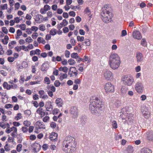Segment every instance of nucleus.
<instances>
[{"label":"nucleus","instance_id":"f257e3e1","mask_svg":"<svg viewBox=\"0 0 153 153\" xmlns=\"http://www.w3.org/2000/svg\"><path fill=\"white\" fill-rule=\"evenodd\" d=\"M76 144L74 137L71 136L66 137L63 142V150L68 153H74L76 150Z\"/></svg>","mask_w":153,"mask_h":153},{"label":"nucleus","instance_id":"f03ea898","mask_svg":"<svg viewBox=\"0 0 153 153\" xmlns=\"http://www.w3.org/2000/svg\"><path fill=\"white\" fill-rule=\"evenodd\" d=\"M89 109L93 114L97 113V110H101L104 106V103L102 100L95 97H91Z\"/></svg>","mask_w":153,"mask_h":153},{"label":"nucleus","instance_id":"7ed1b4c3","mask_svg":"<svg viewBox=\"0 0 153 153\" xmlns=\"http://www.w3.org/2000/svg\"><path fill=\"white\" fill-rule=\"evenodd\" d=\"M111 10V7L107 5L102 7L101 15V19L104 22L108 23L110 21L112 17Z\"/></svg>","mask_w":153,"mask_h":153},{"label":"nucleus","instance_id":"20e7f679","mask_svg":"<svg viewBox=\"0 0 153 153\" xmlns=\"http://www.w3.org/2000/svg\"><path fill=\"white\" fill-rule=\"evenodd\" d=\"M120 63V59L117 53L111 54L109 59V64L110 67L113 70L117 69Z\"/></svg>","mask_w":153,"mask_h":153},{"label":"nucleus","instance_id":"39448f33","mask_svg":"<svg viewBox=\"0 0 153 153\" xmlns=\"http://www.w3.org/2000/svg\"><path fill=\"white\" fill-rule=\"evenodd\" d=\"M121 80L123 84L127 86H131L134 82V79L131 76L127 75L122 76Z\"/></svg>","mask_w":153,"mask_h":153},{"label":"nucleus","instance_id":"423d86ee","mask_svg":"<svg viewBox=\"0 0 153 153\" xmlns=\"http://www.w3.org/2000/svg\"><path fill=\"white\" fill-rule=\"evenodd\" d=\"M135 89L137 93H142L144 91V87L142 82L138 81H137L135 85Z\"/></svg>","mask_w":153,"mask_h":153},{"label":"nucleus","instance_id":"0eeeda50","mask_svg":"<svg viewBox=\"0 0 153 153\" xmlns=\"http://www.w3.org/2000/svg\"><path fill=\"white\" fill-rule=\"evenodd\" d=\"M105 90L106 93H112L114 91V87L111 82L106 83L104 86Z\"/></svg>","mask_w":153,"mask_h":153},{"label":"nucleus","instance_id":"6e6552de","mask_svg":"<svg viewBox=\"0 0 153 153\" xmlns=\"http://www.w3.org/2000/svg\"><path fill=\"white\" fill-rule=\"evenodd\" d=\"M68 74L70 77L75 78L77 76L78 71L75 67H71L70 68Z\"/></svg>","mask_w":153,"mask_h":153},{"label":"nucleus","instance_id":"1a4fd4ad","mask_svg":"<svg viewBox=\"0 0 153 153\" xmlns=\"http://www.w3.org/2000/svg\"><path fill=\"white\" fill-rule=\"evenodd\" d=\"M141 111L143 116L147 119L149 118L150 112L149 109L146 107H143L141 108Z\"/></svg>","mask_w":153,"mask_h":153},{"label":"nucleus","instance_id":"9d476101","mask_svg":"<svg viewBox=\"0 0 153 153\" xmlns=\"http://www.w3.org/2000/svg\"><path fill=\"white\" fill-rule=\"evenodd\" d=\"M120 117L123 120L125 119H126V120H127V119L128 120L129 119V117H131L132 115L131 113H128L126 112V113L121 112H120Z\"/></svg>","mask_w":153,"mask_h":153},{"label":"nucleus","instance_id":"9b49d317","mask_svg":"<svg viewBox=\"0 0 153 153\" xmlns=\"http://www.w3.org/2000/svg\"><path fill=\"white\" fill-rule=\"evenodd\" d=\"M104 76L105 79L108 80H111L114 78L112 73L109 71H107L104 73Z\"/></svg>","mask_w":153,"mask_h":153},{"label":"nucleus","instance_id":"f8f14e48","mask_svg":"<svg viewBox=\"0 0 153 153\" xmlns=\"http://www.w3.org/2000/svg\"><path fill=\"white\" fill-rule=\"evenodd\" d=\"M6 124L7 125V128L6 130V132L7 133L9 134L11 132H13L17 130V128L14 126H13L10 128V125L8 123H6Z\"/></svg>","mask_w":153,"mask_h":153},{"label":"nucleus","instance_id":"ddd939ff","mask_svg":"<svg viewBox=\"0 0 153 153\" xmlns=\"http://www.w3.org/2000/svg\"><path fill=\"white\" fill-rule=\"evenodd\" d=\"M146 135L148 140L153 142V131H148L146 134Z\"/></svg>","mask_w":153,"mask_h":153},{"label":"nucleus","instance_id":"4468645a","mask_svg":"<svg viewBox=\"0 0 153 153\" xmlns=\"http://www.w3.org/2000/svg\"><path fill=\"white\" fill-rule=\"evenodd\" d=\"M133 37L137 39H139L141 38L142 36L140 32L137 30L135 31L133 33Z\"/></svg>","mask_w":153,"mask_h":153},{"label":"nucleus","instance_id":"2eb2a0df","mask_svg":"<svg viewBox=\"0 0 153 153\" xmlns=\"http://www.w3.org/2000/svg\"><path fill=\"white\" fill-rule=\"evenodd\" d=\"M71 114L73 115V117H76L78 115V111L76 107H73L71 109Z\"/></svg>","mask_w":153,"mask_h":153},{"label":"nucleus","instance_id":"dca6fc26","mask_svg":"<svg viewBox=\"0 0 153 153\" xmlns=\"http://www.w3.org/2000/svg\"><path fill=\"white\" fill-rule=\"evenodd\" d=\"M136 58L138 62H141L143 59V56L141 53L137 52L136 54Z\"/></svg>","mask_w":153,"mask_h":153},{"label":"nucleus","instance_id":"f3484780","mask_svg":"<svg viewBox=\"0 0 153 153\" xmlns=\"http://www.w3.org/2000/svg\"><path fill=\"white\" fill-rule=\"evenodd\" d=\"M36 112L40 115L41 117H44L45 114L46 115L48 114V113L46 112V113L44 111V110H43V109L41 108H39L37 109L36 111Z\"/></svg>","mask_w":153,"mask_h":153},{"label":"nucleus","instance_id":"a211bd4d","mask_svg":"<svg viewBox=\"0 0 153 153\" xmlns=\"http://www.w3.org/2000/svg\"><path fill=\"white\" fill-rule=\"evenodd\" d=\"M57 134L54 132H52L49 136V139L53 141L57 140Z\"/></svg>","mask_w":153,"mask_h":153},{"label":"nucleus","instance_id":"6ab92c4d","mask_svg":"<svg viewBox=\"0 0 153 153\" xmlns=\"http://www.w3.org/2000/svg\"><path fill=\"white\" fill-rule=\"evenodd\" d=\"M43 16L41 14H37L35 17V21L39 23H41L42 22L43 20Z\"/></svg>","mask_w":153,"mask_h":153},{"label":"nucleus","instance_id":"aec40b11","mask_svg":"<svg viewBox=\"0 0 153 153\" xmlns=\"http://www.w3.org/2000/svg\"><path fill=\"white\" fill-rule=\"evenodd\" d=\"M49 67V65L47 62L43 63L41 66V70L42 71H46L47 70Z\"/></svg>","mask_w":153,"mask_h":153},{"label":"nucleus","instance_id":"412c9836","mask_svg":"<svg viewBox=\"0 0 153 153\" xmlns=\"http://www.w3.org/2000/svg\"><path fill=\"white\" fill-rule=\"evenodd\" d=\"M46 110L48 111H51L53 110V107L51 102H50L45 105Z\"/></svg>","mask_w":153,"mask_h":153},{"label":"nucleus","instance_id":"4be33fe9","mask_svg":"<svg viewBox=\"0 0 153 153\" xmlns=\"http://www.w3.org/2000/svg\"><path fill=\"white\" fill-rule=\"evenodd\" d=\"M140 153H152V152L149 148H143L141 149Z\"/></svg>","mask_w":153,"mask_h":153},{"label":"nucleus","instance_id":"5701e85b","mask_svg":"<svg viewBox=\"0 0 153 153\" xmlns=\"http://www.w3.org/2000/svg\"><path fill=\"white\" fill-rule=\"evenodd\" d=\"M56 103L58 107H60L62 106V100L61 98L56 99Z\"/></svg>","mask_w":153,"mask_h":153},{"label":"nucleus","instance_id":"b1692460","mask_svg":"<svg viewBox=\"0 0 153 153\" xmlns=\"http://www.w3.org/2000/svg\"><path fill=\"white\" fill-rule=\"evenodd\" d=\"M47 88L48 90V91H53L54 92L56 91V88L53 85H48L47 86Z\"/></svg>","mask_w":153,"mask_h":153},{"label":"nucleus","instance_id":"393cba45","mask_svg":"<svg viewBox=\"0 0 153 153\" xmlns=\"http://www.w3.org/2000/svg\"><path fill=\"white\" fill-rule=\"evenodd\" d=\"M37 40L39 44L42 43L43 44H45L46 43V42L44 39L42 37H39L37 38Z\"/></svg>","mask_w":153,"mask_h":153},{"label":"nucleus","instance_id":"a878e982","mask_svg":"<svg viewBox=\"0 0 153 153\" xmlns=\"http://www.w3.org/2000/svg\"><path fill=\"white\" fill-rule=\"evenodd\" d=\"M127 153H133L134 151L133 147L131 146H128L127 148Z\"/></svg>","mask_w":153,"mask_h":153},{"label":"nucleus","instance_id":"bb28decb","mask_svg":"<svg viewBox=\"0 0 153 153\" xmlns=\"http://www.w3.org/2000/svg\"><path fill=\"white\" fill-rule=\"evenodd\" d=\"M59 71H62L63 72L66 73L68 72V68L66 66L64 67H61L59 68Z\"/></svg>","mask_w":153,"mask_h":153},{"label":"nucleus","instance_id":"cd10ccee","mask_svg":"<svg viewBox=\"0 0 153 153\" xmlns=\"http://www.w3.org/2000/svg\"><path fill=\"white\" fill-rule=\"evenodd\" d=\"M128 88L125 86H122L120 90L121 93L123 94H126L128 90Z\"/></svg>","mask_w":153,"mask_h":153},{"label":"nucleus","instance_id":"c85d7f7f","mask_svg":"<svg viewBox=\"0 0 153 153\" xmlns=\"http://www.w3.org/2000/svg\"><path fill=\"white\" fill-rule=\"evenodd\" d=\"M61 75L60 76L59 79L61 81H62L64 79L67 78L68 75L66 73H62Z\"/></svg>","mask_w":153,"mask_h":153},{"label":"nucleus","instance_id":"c756f323","mask_svg":"<svg viewBox=\"0 0 153 153\" xmlns=\"http://www.w3.org/2000/svg\"><path fill=\"white\" fill-rule=\"evenodd\" d=\"M37 123L39 128L44 129L45 128V125L43 124V123L42 122L39 121Z\"/></svg>","mask_w":153,"mask_h":153},{"label":"nucleus","instance_id":"7c9ffc66","mask_svg":"<svg viewBox=\"0 0 153 153\" xmlns=\"http://www.w3.org/2000/svg\"><path fill=\"white\" fill-rule=\"evenodd\" d=\"M10 84H9L7 82H4L3 84V86L4 89L7 90H10L9 86Z\"/></svg>","mask_w":153,"mask_h":153},{"label":"nucleus","instance_id":"2f4dec72","mask_svg":"<svg viewBox=\"0 0 153 153\" xmlns=\"http://www.w3.org/2000/svg\"><path fill=\"white\" fill-rule=\"evenodd\" d=\"M141 45L144 47H146L147 45V42L145 38H143L141 42Z\"/></svg>","mask_w":153,"mask_h":153},{"label":"nucleus","instance_id":"473e14b6","mask_svg":"<svg viewBox=\"0 0 153 153\" xmlns=\"http://www.w3.org/2000/svg\"><path fill=\"white\" fill-rule=\"evenodd\" d=\"M44 82L45 84L49 85L51 83V81L49 78L48 77H46L44 78Z\"/></svg>","mask_w":153,"mask_h":153},{"label":"nucleus","instance_id":"72a5a7b5","mask_svg":"<svg viewBox=\"0 0 153 153\" xmlns=\"http://www.w3.org/2000/svg\"><path fill=\"white\" fill-rule=\"evenodd\" d=\"M23 125L27 127H29L31 125L30 122L27 120H26L23 122Z\"/></svg>","mask_w":153,"mask_h":153},{"label":"nucleus","instance_id":"f704fd0d","mask_svg":"<svg viewBox=\"0 0 153 153\" xmlns=\"http://www.w3.org/2000/svg\"><path fill=\"white\" fill-rule=\"evenodd\" d=\"M57 33V30L55 29H52L50 32V34L52 36L55 35Z\"/></svg>","mask_w":153,"mask_h":153},{"label":"nucleus","instance_id":"c9c22d12","mask_svg":"<svg viewBox=\"0 0 153 153\" xmlns=\"http://www.w3.org/2000/svg\"><path fill=\"white\" fill-rule=\"evenodd\" d=\"M1 10H4L7 9V4L1 5L0 6Z\"/></svg>","mask_w":153,"mask_h":153},{"label":"nucleus","instance_id":"e433bc0d","mask_svg":"<svg viewBox=\"0 0 153 153\" xmlns=\"http://www.w3.org/2000/svg\"><path fill=\"white\" fill-rule=\"evenodd\" d=\"M68 62L69 64L71 65H73L75 64L76 63L75 61L72 59H69L68 61Z\"/></svg>","mask_w":153,"mask_h":153},{"label":"nucleus","instance_id":"4c0bfd02","mask_svg":"<svg viewBox=\"0 0 153 153\" xmlns=\"http://www.w3.org/2000/svg\"><path fill=\"white\" fill-rule=\"evenodd\" d=\"M39 29L42 31H44L46 30V27L45 25L43 24H40L39 26Z\"/></svg>","mask_w":153,"mask_h":153},{"label":"nucleus","instance_id":"58836bf2","mask_svg":"<svg viewBox=\"0 0 153 153\" xmlns=\"http://www.w3.org/2000/svg\"><path fill=\"white\" fill-rule=\"evenodd\" d=\"M22 118V114L21 113L17 114V115L15 117V119L16 120H18Z\"/></svg>","mask_w":153,"mask_h":153},{"label":"nucleus","instance_id":"ea45409f","mask_svg":"<svg viewBox=\"0 0 153 153\" xmlns=\"http://www.w3.org/2000/svg\"><path fill=\"white\" fill-rule=\"evenodd\" d=\"M68 21L66 19H64L63 20L62 22L60 23V25L64 26H65L68 25Z\"/></svg>","mask_w":153,"mask_h":153},{"label":"nucleus","instance_id":"a19ab883","mask_svg":"<svg viewBox=\"0 0 153 153\" xmlns=\"http://www.w3.org/2000/svg\"><path fill=\"white\" fill-rule=\"evenodd\" d=\"M84 37L83 36H77V40L78 42H82L84 40Z\"/></svg>","mask_w":153,"mask_h":153},{"label":"nucleus","instance_id":"79ce46f5","mask_svg":"<svg viewBox=\"0 0 153 153\" xmlns=\"http://www.w3.org/2000/svg\"><path fill=\"white\" fill-rule=\"evenodd\" d=\"M84 42L86 46H89L90 45V40L87 39H85L84 40Z\"/></svg>","mask_w":153,"mask_h":153},{"label":"nucleus","instance_id":"37998d69","mask_svg":"<svg viewBox=\"0 0 153 153\" xmlns=\"http://www.w3.org/2000/svg\"><path fill=\"white\" fill-rule=\"evenodd\" d=\"M112 125L113 126V128L116 129L117 128V122L115 120H113L112 122Z\"/></svg>","mask_w":153,"mask_h":153},{"label":"nucleus","instance_id":"c03bdc74","mask_svg":"<svg viewBox=\"0 0 153 153\" xmlns=\"http://www.w3.org/2000/svg\"><path fill=\"white\" fill-rule=\"evenodd\" d=\"M71 56L72 58L75 59L78 58V55L77 53H74L71 54Z\"/></svg>","mask_w":153,"mask_h":153},{"label":"nucleus","instance_id":"a18cd8bd","mask_svg":"<svg viewBox=\"0 0 153 153\" xmlns=\"http://www.w3.org/2000/svg\"><path fill=\"white\" fill-rule=\"evenodd\" d=\"M22 145L21 144H18L16 147V150L18 152H20L22 149Z\"/></svg>","mask_w":153,"mask_h":153},{"label":"nucleus","instance_id":"49530a36","mask_svg":"<svg viewBox=\"0 0 153 153\" xmlns=\"http://www.w3.org/2000/svg\"><path fill=\"white\" fill-rule=\"evenodd\" d=\"M10 89L11 88L16 89L18 87L17 85L16 84H13L9 85Z\"/></svg>","mask_w":153,"mask_h":153},{"label":"nucleus","instance_id":"de8ad7c7","mask_svg":"<svg viewBox=\"0 0 153 153\" xmlns=\"http://www.w3.org/2000/svg\"><path fill=\"white\" fill-rule=\"evenodd\" d=\"M42 148L44 151H46L48 149V146L47 144H44L42 145Z\"/></svg>","mask_w":153,"mask_h":153},{"label":"nucleus","instance_id":"09e8293b","mask_svg":"<svg viewBox=\"0 0 153 153\" xmlns=\"http://www.w3.org/2000/svg\"><path fill=\"white\" fill-rule=\"evenodd\" d=\"M121 104V102L119 100L117 101L114 102V105L115 106L117 107H119V106H120Z\"/></svg>","mask_w":153,"mask_h":153},{"label":"nucleus","instance_id":"8fccbe9b","mask_svg":"<svg viewBox=\"0 0 153 153\" xmlns=\"http://www.w3.org/2000/svg\"><path fill=\"white\" fill-rule=\"evenodd\" d=\"M22 130L24 133H26L28 131V128L27 127L23 126L22 128Z\"/></svg>","mask_w":153,"mask_h":153},{"label":"nucleus","instance_id":"3c124183","mask_svg":"<svg viewBox=\"0 0 153 153\" xmlns=\"http://www.w3.org/2000/svg\"><path fill=\"white\" fill-rule=\"evenodd\" d=\"M70 42L73 46H75L76 44V41L73 38H72L70 41Z\"/></svg>","mask_w":153,"mask_h":153},{"label":"nucleus","instance_id":"603ef678","mask_svg":"<svg viewBox=\"0 0 153 153\" xmlns=\"http://www.w3.org/2000/svg\"><path fill=\"white\" fill-rule=\"evenodd\" d=\"M122 138V136L120 134H116L115 136V140H117L119 139H121Z\"/></svg>","mask_w":153,"mask_h":153},{"label":"nucleus","instance_id":"864d4df0","mask_svg":"<svg viewBox=\"0 0 153 153\" xmlns=\"http://www.w3.org/2000/svg\"><path fill=\"white\" fill-rule=\"evenodd\" d=\"M19 27L23 30H25L26 28V25L24 24H21Z\"/></svg>","mask_w":153,"mask_h":153},{"label":"nucleus","instance_id":"5fc2aeb1","mask_svg":"<svg viewBox=\"0 0 153 153\" xmlns=\"http://www.w3.org/2000/svg\"><path fill=\"white\" fill-rule=\"evenodd\" d=\"M44 8L46 11L48 10H50L51 9L50 6L48 4L45 5L44 6Z\"/></svg>","mask_w":153,"mask_h":153},{"label":"nucleus","instance_id":"6e6d98bb","mask_svg":"<svg viewBox=\"0 0 153 153\" xmlns=\"http://www.w3.org/2000/svg\"><path fill=\"white\" fill-rule=\"evenodd\" d=\"M51 8L54 11L58 9V6L56 4H53L51 6Z\"/></svg>","mask_w":153,"mask_h":153},{"label":"nucleus","instance_id":"4d7b16f0","mask_svg":"<svg viewBox=\"0 0 153 153\" xmlns=\"http://www.w3.org/2000/svg\"><path fill=\"white\" fill-rule=\"evenodd\" d=\"M25 114L26 116H29L31 114V112L30 110H25Z\"/></svg>","mask_w":153,"mask_h":153},{"label":"nucleus","instance_id":"13d9d810","mask_svg":"<svg viewBox=\"0 0 153 153\" xmlns=\"http://www.w3.org/2000/svg\"><path fill=\"white\" fill-rule=\"evenodd\" d=\"M50 119V117L48 116H46L43 117V122H48Z\"/></svg>","mask_w":153,"mask_h":153},{"label":"nucleus","instance_id":"bf43d9fd","mask_svg":"<svg viewBox=\"0 0 153 153\" xmlns=\"http://www.w3.org/2000/svg\"><path fill=\"white\" fill-rule=\"evenodd\" d=\"M2 31L5 34H7L8 33V31L6 27H2Z\"/></svg>","mask_w":153,"mask_h":153},{"label":"nucleus","instance_id":"052dcab7","mask_svg":"<svg viewBox=\"0 0 153 153\" xmlns=\"http://www.w3.org/2000/svg\"><path fill=\"white\" fill-rule=\"evenodd\" d=\"M13 105L10 104H6L5 105L4 107L6 108H9L13 107Z\"/></svg>","mask_w":153,"mask_h":153},{"label":"nucleus","instance_id":"680f3d73","mask_svg":"<svg viewBox=\"0 0 153 153\" xmlns=\"http://www.w3.org/2000/svg\"><path fill=\"white\" fill-rule=\"evenodd\" d=\"M38 36V34L37 33H33L32 36V38L34 39L36 38Z\"/></svg>","mask_w":153,"mask_h":153},{"label":"nucleus","instance_id":"e2e57ef3","mask_svg":"<svg viewBox=\"0 0 153 153\" xmlns=\"http://www.w3.org/2000/svg\"><path fill=\"white\" fill-rule=\"evenodd\" d=\"M60 84V83L59 80H56L54 83V85L56 87H59Z\"/></svg>","mask_w":153,"mask_h":153},{"label":"nucleus","instance_id":"0e129e2a","mask_svg":"<svg viewBox=\"0 0 153 153\" xmlns=\"http://www.w3.org/2000/svg\"><path fill=\"white\" fill-rule=\"evenodd\" d=\"M33 41V39L30 37L29 36L26 39V41L28 43H30Z\"/></svg>","mask_w":153,"mask_h":153},{"label":"nucleus","instance_id":"69168bd1","mask_svg":"<svg viewBox=\"0 0 153 153\" xmlns=\"http://www.w3.org/2000/svg\"><path fill=\"white\" fill-rule=\"evenodd\" d=\"M50 126L52 128H54L56 127V124L55 122H52L51 123Z\"/></svg>","mask_w":153,"mask_h":153},{"label":"nucleus","instance_id":"338daca9","mask_svg":"<svg viewBox=\"0 0 153 153\" xmlns=\"http://www.w3.org/2000/svg\"><path fill=\"white\" fill-rule=\"evenodd\" d=\"M59 110L57 108L54 109L52 111V113L53 114H55L58 113L59 112Z\"/></svg>","mask_w":153,"mask_h":153},{"label":"nucleus","instance_id":"774afa93","mask_svg":"<svg viewBox=\"0 0 153 153\" xmlns=\"http://www.w3.org/2000/svg\"><path fill=\"white\" fill-rule=\"evenodd\" d=\"M17 131L12 132L11 133V135L13 137L15 138L16 137L17 134Z\"/></svg>","mask_w":153,"mask_h":153}]
</instances>
